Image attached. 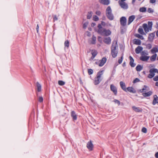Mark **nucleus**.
<instances>
[{"mask_svg":"<svg viewBox=\"0 0 158 158\" xmlns=\"http://www.w3.org/2000/svg\"><path fill=\"white\" fill-rule=\"evenodd\" d=\"M127 91L131 93H134L136 92L135 89L132 87H128L127 88Z\"/></svg>","mask_w":158,"mask_h":158,"instance_id":"obj_20","label":"nucleus"},{"mask_svg":"<svg viewBox=\"0 0 158 158\" xmlns=\"http://www.w3.org/2000/svg\"><path fill=\"white\" fill-rule=\"evenodd\" d=\"M155 74L154 73H150L148 76V77L149 78H152L155 76Z\"/></svg>","mask_w":158,"mask_h":158,"instance_id":"obj_40","label":"nucleus"},{"mask_svg":"<svg viewBox=\"0 0 158 158\" xmlns=\"http://www.w3.org/2000/svg\"><path fill=\"white\" fill-rule=\"evenodd\" d=\"M133 43L134 44L140 45L141 44V41L139 39H135L133 40Z\"/></svg>","mask_w":158,"mask_h":158,"instance_id":"obj_18","label":"nucleus"},{"mask_svg":"<svg viewBox=\"0 0 158 158\" xmlns=\"http://www.w3.org/2000/svg\"><path fill=\"white\" fill-rule=\"evenodd\" d=\"M158 103V97L156 95H155L154 96V99L153 101L152 104L155 105L156 103Z\"/></svg>","mask_w":158,"mask_h":158,"instance_id":"obj_17","label":"nucleus"},{"mask_svg":"<svg viewBox=\"0 0 158 158\" xmlns=\"http://www.w3.org/2000/svg\"><path fill=\"white\" fill-rule=\"evenodd\" d=\"M96 14H97L98 15H100L101 14V12L100 11L98 10L96 12Z\"/></svg>","mask_w":158,"mask_h":158,"instance_id":"obj_58","label":"nucleus"},{"mask_svg":"<svg viewBox=\"0 0 158 158\" xmlns=\"http://www.w3.org/2000/svg\"><path fill=\"white\" fill-rule=\"evenodd\" d=\"M109 90H102L101 94L103 98H107L109 96Z\"/></svg>","mask_w":158,"mask_h":158,"instance_id":"obj_7","label":"nucleus"},{"mask_svg":"<svg viewBox=\"0 0 158 158\" xmlns=\"http://www.w3.org/2000/svg\"><path fill=\"white\" fill-rule=\"evenodd\" d=\"M141 56H147L148 55V52L147 51L144 50L140 52Z\"/></svg>","mask_w":158,"mask_h":158,"instance_id":"obj_22","label":"nucleus"},{"mask_svg":"<svg viewBox=\"0 0 158 158\" xmlns=\"http://www.w3.org/2000/svg\"><path fill=\"white\" fill-rule=\"evenodd\" d=\"M148 29H151L152 25V22H148Z\"/></svg>","mask_w":158,"mask_h":158,"instance_id":"obj_43","label":"nucleus"},{"mask_svg":"<svg viewBox=\"0 0 158 158\" xmlns=\"http://www.w3.org/2000/svg\"><path fill=\"white\" fill-rule=\"evenodd\" d=\"M120 20H127V19L125 17H122L120 19Z\"/></svg>","mask_w":158,"mask_h":158,"instance_id":"obj_63","label":"nucleus"},{"mask_svg":"<svg viewBox=\"0 0 158 158\" xmlns=\"http://www.w3.org/2000/svg\"><path fill=\"white\" fill-rule=\"evenodd\" d=\"M101 24L102 25H103V26H105V25H106V23H105V22H103V21H102L101 22Z\"/></svg>","mask_w":158,"mask_h":158,"instance_id":"obj_64","label":"nucleus"},{"mask_svg":"<svg viewBox=\"0 0 158 158\" xmlns=\"http://www.w3.org/2000/svg\"><path fill=\"white\" fill-rule=\"evenodd\" d=\"M106 15L108 19H109V6H108L106 10Z\"/></svg>","mask_w":158,"mask_h":158,"instance_id":"obj_44","label":"nucleus"},{"mask_svg":"<svg viewBox=\"0 0 158 158\" xmlns=\"http://www.w3.org/2000/svg\"><path fill=\"white\" fill-rule=\"evenodd\" d=\"M69 41L68 40H66L65 41L64 43V46L65 47H67V48H69Z\"/></svg>","mask_w":158,"mask_h":158,"instance_id":"obj_33","label":"nucleus"},{"mask_svg":"<svg viewBox=\"0 0 158 158\" xmlns=\"http://www.w3.org/2000/svg\"><path fill=\"white\" fill-rule=\"evenodd\" d=\"M98 30H100L103 28L102 26V25L100 24H99L98 25Z\"/></svg>","mask_w":158,"mask_h":158,"instance_id":"obj_54","label":"nucleus"},{"mask_svg":"<svg viewBox=\"0 0 158 158\" xmlns=\"http://www.w3.org/2000/svg\"><path fill=\"white\" fill-rule=\"evenodd\" d=\"M36 86L37 87V90L38 92H40L41 90V85L38 82H36Z\"/></svg>","mask_w":158,"mask_h":158,"instance_id":"obj_19","label":"nucleus"},{"mask_svg":"<svg viewBox=\"0 0 158 158\" xmlns=\"http://www.w3.org/2000/svg\"><path fill=\"white\" fill-rule=\"evenodd\" d=\"M153 80L155 81H158V76H156L154 77L153 79Z\"/></svg>","mask_w":158,"mask_h":158,"instance_id":"obj_60","label":"nucleus"},{"mask_svg":"<svg viewBox=\"0 0 158 158\" xmlns=\"http://www.w3.org/2000/svg\"><path fill=\"white\" fill-rule=\"evenodd\" d=\"M138 32L141 34H143L144 32L142 28H139L138 30Z\"/></svg>","mask_w":158,"mask_h":158,"instance_id":"obj_39","label":"nucleus"},{"mask_svg":"<svg viewBox=\"0 0 158 158\" xmlns=\"http://www.w3.org/2000/svg\"><path fill=\"white\" fill-rule=\"evenodd\" d=\"M58 85L60 86H63L65 85V82L62 80H59L58 81Z\"/></svg>","mask_w":158,"mask_h":158,"instance_id":"obj_31","label":"nucleus"},{"mask_svg":"<svg viewBox=\"0 0 158 158\" xmlns=\"http://www.w3.org/2000/svg\"><path fill=\"white\" fill-rule=\"evenodd\" d=\"M118 2L120 6L122 8L124 9H126L128 8V5L125 2H120V1H119Z\"/></svg>","mask_w":158,"mask_h":158,"instance_id":"obj_10","label":"nucleus"},{"mask_svg":"<svg viewBox=\"0 0 158 158\" xmlns=\"http://www.w3.org/2000/svg\"><path fill=\"white\" fill-rule=\"evenodd\" d=\"M158 70L156 69H151L149 70V73H156L157 72Z\"/></svg>","mask_w":158,"mask_h":158,"instance_id":"obj_35","label":"nucleus"},{"mask_svg":"<svg viewBox=\"0 0 158 158\" xmlns=\"http://www.w3.org/2000/svg\"><path fill=\"white\" fill-rule=\"evenodd\" d=\"M88 24V22H85L83 25V28L84 29H86Z\"/></svg>","mask_w":158,"mask_h":158,"instance_id":"obj_38","label":"nucleus"},{"mask_svg":"<svg viewBox=\"0 0 158 158\" xmlns=\"http://www.w3.org/2000/svg\"><path fill=\"white\" fill-rule=\"evenodd\" d=\"M88 73L89 75L92 74L94 73L93 70L91 69H88Z\"/></svg>","mask_w":158,"mask_h":158,"instance_id":"obj_34","label":"nucleus"},{"mask_svg":"<svg viewBox=\"0 0 158 158\" xmlns=\"http://www.w3.org/2000/svg\"><path fill=\"white\" fill-rule=\"evenodd\" d=\"M143 48L140 46H138L135 49V52L136 54H139L142 51Z\"/></svg>","mask_w":158,"mask_h":158,"instance_id":"obj_12","label":"nucleus"},{"mask_svg":"<svg viewBox=\"0 0 158 158\" xmlns=\"http://www.w3.org/2000/svg\"><path fill=\"white\" fill-rule=\"evenodd\" d=\"M157 56V54H155L154 55L150 57V60L152 61H154L156 60Z\"/></svg>","mask_w":158,"mask_h":158,"instance_id":"obj_24","label":"nucleus"},{"mask_svg":"<svg viewBox=\"0 0 158 158\" xmlns=\"http://www.w3.org/2000/svg\"><path fill=\"white\" fill-rule=\"evenodd\" d=\"M151 52L153 54L155 52H158V48L157 47H154L151 50Z\"/></svg>","mask_w":158,"mask_h":158,"instance_id":"obj_28","label":"nucleus"},{"mask_svg":"<svg viewBox=\"0 0 158 158\" xmlns=\"http://www.w3.org/2000/svg\"><path fill=\"white\" fill-rule=\"evenodd\" d=\"M147 87L146 85H144L143 88L141 90H140L141 92H143L144 90L146 89Z\"/></svg>","mask_w":158,"mask_h":158,"instance_id":"obj_55","label":"nucleus"},{"mask_svg":"<svg viewBox=\"0 0 158 158\" xmlns=\"http://www.w3.org/2000/svg\"><path fill=\"white\" fill-rule=\"evenodd\" d=\"M135 16L132 15L130 16L128 18V20H134L135 19Z\"/></svg>","mask_w":158,"mask_h":158,"instance_id":"obj_47","label":"nucleus"},{"mask_svg":"<svg viewBox=\"0 0 158 158\" xmlns=\"http://www.w3.org/2000/svg\"><path fill=\"white\" fill-rule=\"evenodd\" d=\"M103 70H100L97 73L96 76L95 77L94 81V83L95 85H98L102 81L101 75L102 74Z\"/></svg>","mask_w":158,"mask_h":158,"instance_id":"obj_2","label":"nucleus"},{"mask_svg":"<svg viewBox=\"0 0 158 158\" xmlns=\"http://www.w3.org/2000/svg\"><path fill=\"white\" fill-rule=\"evenodd\" d=\"M109 79L104 83H102L99 86L102 89V90H109Z\"/></svg>","mask_w":158,"mask_h":158,"instance_id":"obj_3","label":"nucleus"},{"mask_svg":"<svg viewBox=\"0 0 158 158\" xmlns=\"http://www.w3.org/2000/svg\"><path fill=\"white\" fill-rule=\"evenodd\" d=\"M123 60V56H122L121 57V58L120 59H119L118 60V63L119 64H121L122 63Z\"/></svg>","mask_w":158,"mask_h":158,"instance_id":"obj_49","label":"nucleus"},{"mask_svg":"<svg viewBox=\"0 0 158 158\" xmlns=\"http://www.w3.org/2000/svg\"><path fill=\"white\" fill-rule=\"evenodd\" d=\"M39 24H37V26H36V31H37V32L38 34H39Z\"/></svg>","mask_w":158,"mask_h":158,"instance_id":"obj_57","label":"nucleus"},{"mask_svg":"<svg viewBox=\"0 0 158 158\" xmlns=\"http://www.w3.org/2000/svg\"><path fill=\"white\" fill-rule=\"evenodd\" d=\"M152 92L151 91H150L147 93H144L143 94V95L144 97L149 96L152 95Z\"/></svg>","mask_w":158,"mask_h":158,"instance_id":"obj_23","label":"nucleus"},{"mask_svg":"<svg viewBox=\"0 0 158 158\" xmlns=\"http://www.w3.org/2000/svg\"><path fill=\"white\" fill-rule=\"evenodd\" d=\"M143 27L145 31L147 33L148 31V25L147 24H144L143 25Z\"/></svg>","mask_w":158,"mask_h":158,"instance_id":"obj_29","label":"nucleus"},{"mask_svg":"<svg viewBox=\"0 0 158 158\" xmlns=\"http://www.w3.org/2000/svg\"><path fill=\"white\" fill-rule=\"evenodd\" d=\"M110 90L113 92L115 95H116L117 93V87L113 84L110 85Z\"/></svg>","mask_w":158,"mask_h":158,"instance_id":"obj_6","label":"nucleus"},{"mask_svg":"<svg viewBox=\"0 0 158 158\" xmlns=\"http://www.w3.org/2000/svg\"><path fill=\"white\" fill-rule=\"evenodd\" d=\"M114 102L115 103L117 104L118 106L120 104L122 106L123 105V102L121 103L118 100L114 99Z\"/></svg>","mask_w":158,"mask_h":158,"instance_id":"obj_32","label":"nucleus"},{"mask_svg":"<svg viewBox=\"0 0 158 158\" xmlns=\"http://www.w3.org/2000/svg\"><path fill=\"white\" fill-rule=\"evenodd\" d=\"M38 101L40 102H42L43 101V98L42 96H40L39 98Z\"/></svg>","mask_w":158,"mask_h":158,"instance_id":"obj_46","label":"nucleus"},{"mask_svg":"<svg viewBox=\"0 0 158 158\" xmlns=\"http://www.w3.org/2000/svg\"><path fill=\"white\" fill-rule=\"evenodd\" d=\"M150 57L149 56H141L140 59L143 61H147Z\"/></svg>","mask_w":158,"mask_h":158,"instance_id":"obj_11","label":"nucleus"},{"mask_svg":"<svg viewBox=\"0 0 158 158\" xmlns=\"http://www.w3.org/2000/svg\"><path fill=\"white\" fill-rule=\"evenodd\" d=\"M91 54H92V56L95 57L98 54V52L97 50L95 49H93L91 50Z\"/></svg>","mask_w":158,"mask_h":158,"instance_id":"obj_25","label":"nucleus"},{"mask_svg":"<svg viewBox=\"0 0 158 158\" xmlns=\"http://www.w3.org/2000/svg\"><path fill=\"white\" fill-rule=\"evenodd\" d=\"M148 11L149 13H152L153 12L154 10L152 8H149L148 10Z\"/></svg>","mask_w":158,"mask_h":158,"instance_id":"obj_52","label":"nucleus"},{"mask_svg":"<svg viewBox=\"0 0 158 158\" xmlns=\"http://www.w3.org/2000/svg\"><path fill=\"white\" fill-rule=\"evenodd\" d=\"M142 131L144 133H146L147 131V129L146 128L143 127L142 129Z\"/></svg>","mask_w":158,"mask_h":158,"instance_id":"obj_51","label":"nucleus"},{"mask_svg":"<svg viewBox=\"0 0 158 158\" xmlns=\"http://www.w3.org/2000/svg\"><path fill=\"white\" fill-rule=\"evenodd\" d=\"M98 33L101 35L109 36V29L106 30L105 28L98 30Z\"/></svg>","mask_w":158,"mask_h":158,"instance_id":"obj_4","label":"nucleus"},{"mask_svg":"<svg viewBox=\"0 0 158 158\" xmlns=\"http://www.w3.org/2000/svg\"><path fill=\"white\" fill-rule=\"evenodd\" d=\"M120 85L121 88L124 91H127L126 86L125 83L122 81L120 82Z\"/></svg>","mask_w":158,"mask_h":158,"instance_id":"obj_15","label":"nucleus"},{"mask_svg":"<svg viewBox=\"0 0 158 158\" xmlns=\"http://www.w3.org/2000/svg\"><path fill=\"white\" fill-rule=\"evenodd\" d=\"M156 2V0H150V2L151 3H155Z\"/></svg>","mask_w":158,"mask_h":158,"instance_id":"obj_61","label":"nucleus"},{"mask_svg":"<svg viewBox=\"0 0 158 158\" xmlns=\"http://www.w3.org/2000/svg\"><path fill=\"white\" fill-rule=\"evenodd\" d=\"M107 60V59L106 57H103L102 59L99 60L100 63L98 66L100 67L102 66L106 63Z\"/></svg>","mask_w":158,"mask_h":158,"instance_id":"obj_9","label":"nucleus"},{"mask_svg":"<svg viewBox=\"0 0 158 158\" xmlns=\"http://www.w3.org/2000/svg\"><path fill=\"white\" fill-rule=\"evenodd\" d=\"M146 10V8L144 7L140 8L139 9V11L141 12H145Z\"/></svg>","mask_w":158,"mask_h":158,"instance_id":"obj_41","label":"nucleus"},{"mask_svg":"<svg viewBox=\"0 0 158 158\" xmlns=\"http://www.w3.org/2000/svg\"><path fill=\"white\" fill-rule=\"evenodd\" d=\"M111 48V55L113 58H115L117 56L118 53V46L117 41L114 40L113 41Z\"/></svg>","mask_w":158,"mask_h":158,"instance_id":"obj_1","label":"nucleus"},{"mask_svg":"<svg viewBox=\"0 0 158 158\" xmlns=\"http://www.w3.org/2000/svg\"><path fill=\"white\" fill-rule=\"evenodd\" d=\"M132 108L134 111L137 112H140L142 111V109L139 107H137L134 106L132 107Z\"/></svg>","mask_w":158,"mask_h":158,"instance_id":"obj_16","label":"nucleus"},{"mask_svg":"<svg viewBox=\"0 0 158 158\" xmlns=\"http://www.w3.org/2000/svg\"><path fill=\"white\" fill-rule=\"evenodd\" d=\"M52 16L53 17V20H57V18L56 15H53Z\"/></svg>","mask_w":158,"mask_h":158,"instance_id":"obj_62","label":"nucleus"},{"mask_svg":"<svg viewBox=\"0 0 158 158\" xmlns=\"http://www.w3.org/2000/svg\"><path fill=\"white\" fill-rule=\"evenodd\" d=\"M140 81V80L138 78H136L133 81V83H135L136 82H139Z\"/></svg>","mask_w":158,"mask_h":158,"instance_id":"obj_48","label":"nucleus"},{"mask_svg":"<svg viewBox=\"0 0 158 158\" xmlns=\"http://www.w3.org/2000/svg\"><path fill=\"white\" fill-rule=\"evenodd\" d=\"M110 8L109 7V19L110 20H113L114 19V17L113 15L110 13Z\"/></svg>","mask_w":158,"mask_h":158,"instance_id":"obj_37","label":"nucleus"},{"mask_svg":"<svg viewBox=\"0 0 158 158\" xmlns=\"http://www.w3.org/2000/svg\"><path fill=\"white\" fill-rule=\"evenodd\" d=\"M87 147L89 151H92L94 148V145L90 140L87 144Z\"/></svg>","mask_w":158,"mask_h":158,"instance_id":"obj_8","label":"nucleus"},{"mask_svg":"<svg viewBox=\"0 0 158 158\" xmlns=\"http://www.w3.org/2000/svg\"><path fill=\"white\" fill-rule=\"evenodd\" d=\"M136 36L137 37H138L141 40H143V36L142 35L139 34H136Z\"/></svg>","mask_w":158,"mask_h":158,"instance_id":"obj_42","label":"nucleus"},{"mask_svg":"<svg viewBox=\"0 0 158 158\" xmlns=\"http://www.w3.org/2000/svg\"><path fill=\"white\" fill-rule=\"evenodd\" d=\"M130 60V64L131 67H134L135 65V64L134 63V60L133 58L131 56H129Z\"/></svg>","mask_w":158,"mask_h":158,"instance_id":"obj_14","label":"nucleus"},{"mask_svg":"<svg viewBox=\"0 0 158 158\" xmlns=\"http://www.w3.org/2000/svg\"><path fill=\"white\" fill-rule=\"evenodd\" d=\"M98 41L100 43H102V37L100 36H98Z\"/></svg>","mask_w":158,"mask_h":158,"instance_id":"obj_56","label":"nucleus"},{"mask_svg":"<svg viewBox=\"0 0 158 158\" xmlns=\"http://www.w3.org/2000/svg\"><path fill=\"white\" fill-rule=\"evenodd\" d=\"M92 41L91 44H96V37L93 35L92 37Z\"/></svg>","mask_w":158,"mask_h":158,"instance_id":"obj_26","label":"nucleus"},{"mask_svg":"<svg viewBox=\"0 0 158 158\" xmlns=\"http://www.w3.org/2000/svg\"><path fill=\"white\" fill-rule=\"evenodd\" d=\"M92 15V11L88 12L87 15V18L88 19H90L91 18Z\"/></svg>","mask_w":158,"mask_h":158,"instance_id":"obj_30","label":"nucleus"},{"mask_svg":"<svg viewBox=\"0 0 158 158\" xmlns=\"http://www.w3.org/2000/svg\"><path fill=\"white\" fill-rule=\"evenodd\" d=\"M152 47V45L150 44H147L146 45V48L148 49H151Z\"/></svg>","mask_w":158,"mask_h":158,"instance_id":"obj_50","label":"nucleus"},{"mask_svg":"<svg viewBox=\"0 0 158 158\" xmlns=\"http://www.w3.org/2000/svg\"><path fill=\"white\" fill-rule=\"evenodd\" d=\"M98 1L100 4L104 5L109 4V0H99Z\"/></svg>","mask_w":158,"mask_h":158,"instance_id":"obj_13","label":"nucleus"},{"mask_svg":"<svg viewBox=\"0 0 158 158\" xmlns=\"http://www.w3.org/2000/svg\"><path fill=\"white\" fill-rule=\"evenodd\" d=\"M93 17V20H99L98 17L96 15H94Z\"/></svg>","mask_w":158,"mask_h":158,"instance_id":"obj_53","label":"nucleus"},{"mask_svg":"<svg viewBox=\"0 0 158 158\" xmlns=\"http://www.w3.org/2000/svg\"><path fill=\"white\" fill-rule=\"evenodd\" d=\"M103 42L107 44H109V37L106 38L103 40Z\"/></svg>","mask_w":158,"mask_h":158,"instance_id":"obj_45","label":"nucleus"},{"mask_svg":"<svg viewBox=\"0 0 158 158\" xmlns=\"http://www.w3.org/2000/svg\"><path fill=\"white\" fill-rule=\"evenodd\" d=\"M143 69V67L140 64L138 65L136 67V69L137 71H140Z\"/></svg>","mask_w":158,"mask_h":158,"instance_id":"obj_27","label":"nucleus"},{"mask_svg":"<svg viewBox=\"0 0 158 158\" xmlns=\"http://www.w3.org/2000/svg\"><path fill=\"white\" fill-rule=\"evenodd\" d=\"M86 35H87V36L88 37H90V36L91 34H90V32H89V31H87L86 32Z\"/></svg>","mask_w":158,"mask_h":158,"instance_id":"obj_59","label":"nucleus"},{"mask_svg":"<svg viewBox=\"0 0 158 158\" xmlns=\"http://www.w3.org/2000/svg\"><path fill=\"white\" fill-rule=\"evenodd\" d=\"M70 115L73 121L74 122H75L77 119V115L75 111L74 110L72 111L71 112Z\"/></svg>","mask_w":158,"mask_h":158,"instance_id":"obj_5","label":"nucleus"},{"mask_svg":"<svg viewBox=\"0 0 158 158\" xmlns=\"http://www.w3.org/2000/svg\"><path fill=\"white\" fill-rule=\"evenodd\" d=\"M127 20H120L121 24L123 26H125L127 23Z\"/></svg>","mask_w":158,"mask_h":158,"instance_id":"obj_36","label":"nucleus"},{"mask_svg":"<svg viewBox=\"0 0 158 158\" xmlns=\"http://www.w3.org/2000/svg\"><path fill=\"white\" fill-rule=\"evenodd\" d=\"M155 36V34L153 33L150 34L148 37V40L151 41L153 39L154 37Z\"/></svg>","mask_w":158,"mask_h":158,"instance_id":"obj_21","label":"nucleus"}]
</instances>
